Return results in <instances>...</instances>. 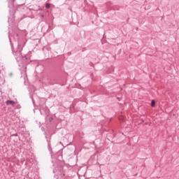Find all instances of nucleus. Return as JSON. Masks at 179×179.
I'll use <instances>...</instances> for the list:
<instances>
[{
  "label": "nucleus",
  "instance_id": "obj_1",
  "mask_svg": "<svg viewBox=\"0 0 179 179\" xmlns=\"http://www.w3.org/2000/svg\"><path fill=\"white\" fill-rule=\"evenodd\" d=\"M6 104H7V106H9V104H10V106H14L15 102H14L13 101H9V100H8V101H6Z\"/></svg>",
  "mask_w": 179,
  "mask_h": 179
},
{
  "label": "nucleus",
  "instance_id": "obj_3",
  "mask_svg": "<svg viewBox=\"0 0 179 179\" xmlns=\"http://www.w3.org/2000/svg\"><path fill=\"white\" fill-rule=\"evenodd\" d=\"M50 6H51V4H50V3H47V4L45 5V8H47V9L50 8Z\"/></svg>",
  "mask_w": 179,
  "mask_h": 179
},
{
  "label": "nucleus",
  "instance_id": "obj_2",
  "mask_svg": "<svg viewBox=\"0 0 179 179\" xmlns=\"http://www.w3.org/2000/svg\"><path fill=\"white\" fill-rule=\"evenodd\" d=\"M155 104H156V102L155 101V100H152L151 101V107H155Z\"/></svg>",
  "mask_w": 179,
  "mask_h": 179
}]
</instances>
